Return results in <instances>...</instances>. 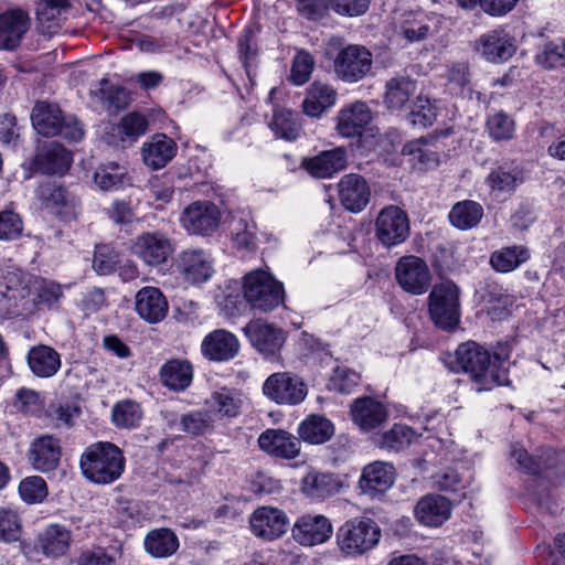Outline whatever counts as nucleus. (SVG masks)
I'll return each instance as SVG.
<instances>
[{"label": "nucleus", "instance_id": "0e129e2a", "mask_svg": "<svg viewBox=\"0 0 565 565\" xmlns=\"http://www.w3.org/2000/svg\"><path fill=\"white\" fill-rule=\"evenodd\" d=\"M359 382V373L348 367L338 366L330 379L329 388L341 394H349Z\"/></svg>", "mask_w": 565, "mask_h": 565}, {"label": "nucleus", "instance_id": "f8f14e48", "mask_svg": "<svg viewBox=\"0 0 565 565\" xmlns=\"http://www.w3.org/2000/svg\"><path fill=\"white\" fill-rule=\"evenodd\" d=\"M395 278L403 290L419 296L431 285V273L427 263L415 255L403 256L395 266Z\"/></svg>", "mask_w": 565, "mask_h": 565}, {"label": "nucleus", "instance_id": "79ce46f5", "mask_svg": "<svg viewBox=\"0 0 565 565\" xmlns=\"http://www.w3.org/2000/svg\"><path fill=\"white\" fill-rule=\"evenodd\" d=\"M530 259V250L523 245L502 247L491 254L490 265L498 273H510Z\"/></svg>", "mask_w": 565, "mask_h": 565}, {"label": "nucleus", "instance_id": "c03bdc74", "mask_svg": "<svg viewBox=\"0 0 565 565\" xmlns=\"http://www.w3.org/2000/svg\"><path fill=\"white\" fill-rule=\"evenodd\" d=\"M209 412H213L221 417H236L241 408V399L237 394L230 388L222 387L211 394L205 401Z\"/></svg>", "mask_w": 565, "mask_h": 565}, {"label": "nucleus", "instance_id": "13d9d810", "mask_svg": "<svg viewBox=\"0 0 565 565\" xmlns=\"http://www.w3.org/2000/svg\"><path fill=\"white\" fill-rule=\"evenodd\" d=\"M437 118L436 106L426 97L418 96L408 115L412 125L426 128L431 126Z\"/></svg>", "mask_w": 565, "mask_h": 565}, {"label": "nucleus", "instance_id": "603ef678", "mask_svg": "<svg viewBox=\"0 0 565 565\" xmlns=\"http://www.w3.org/2000/svg\"><path fill=\"white\" fill-rule=\"evenodd\" d=\"M536 62L546 70L565 67V40L545 43L536 55Z\"/></svg>", "mask_w": 565, "mask_h": 565}, {"label": "nucleus", "instance_id": "338daca9", "mask_svg": "<svg viewBox=\"0 0 565 565\" xmlns=\"http://www.w3.org/2000/svg\"><path fill=\"white\" fill-rule=\"evenodd\" d=\"M119 263L118 254L108 245L96 246L93 267L100 275L111 273Z\"/></svg>", "mask_w": 565, "mask_h": 565}, {"label": "nucleus", "instance_id": "37998d69", "mask_svg": "<svg viewBox=\"0 0 565 565\" xmlns=\"http://www.w3.org/2000/svg\"><path fill=\"white\" fill-rule=\"evenodd\" d=\"M483 216V207L471 200L457 202L449 212L450 223L459 230L476 227Z\"/></svg>", "mask_w": 565, "mask_h": 565}, {"label": "nucleus", "instance_id": "6e6d98bb", "mask_svg": "<svg viewBox=\"0 0 565 565\" xmlns=\"http://www.w3.org/2000/svg\"><path fill=\"white\" fill-rule=\"evenodd\" d=\"M39 199L46 207L54 209L61 213V207L66 206L71 200L67 191L56 183H42L38 189Z\"/></svg>", "mask_w": 565, "mask_h": 565}, {"label": "nucleus", "instance_id": "7ed1b4c3", "mask_svg": "<svg viewBox=\"0 0 565 565\" xmlns=\"http://www.w3.org/2000/svg\"><path fill=\"white\" fill-rule=\"evenodd\" d=\"M35 276L19 268L0 267V315L20 313L34 307L31 299Z\"/></svg>", "mask_w": 565, "mask_h": 565}, {"label": "nucleus", "instance_id": "b1692460", "mask_svg": "<svg viewBox=\"0 0 565 565\" xmlns=\"http://www.w3.org/2000/svg\"><path fill=\"white\" fill-rule=\"evenodd\" d=\"M61 455L60 440L51 435H43L31 443L28 458L35 470L49 472L58 466Z\"/></svg>", "mask_w": 565, "mask_h": 565}, {"label": "nucleus", "instance_id": "052dcab7", "mask_svg": "<svg viewBox=\"0 0 565 565\" xmlns=\"http://www.w3.org/2000/svg\"><path fill=\"white\" fill-rule=\"evenodd\" d=\"M213 418L207 411H195L181 417L180 424L183 431L193 435H204L212 430Z\"/></svg>", "mask_w": 565, "mask_h": 565}, {"label": "nucleus", "instance_id": "680f3d73", "mask_svg": "<svg viewBox=\"0 0 565 565\" xmlns=\"http://www.w3.org/2000/svg\"><path fill=\"white\" fill-rule=\"evenodd\" d=\"M49 420L56 427H72L74 418L79 415V408L70 403H52L45 411Z\"/></svg>", "mask_w": 565, "mask_h": 565}, {"label": "nucleus", "instance_id": "473e14b6", "mask_svg": "<svg viewBox=\"0 0 565 565\" xmlns=\"http://www.w3.org/2000/svg\"><path fill=\"white\" fill-rule=\"evenodd\" d=\"M347 164V152L343 148L322 151L319 154L305 159L303 168L313 177L326 179L343 170Z\"/></svg>", "mask_w": 565, "mask_h": 565}, {"label": "nucleus", "instance_id": "72a5a7b5", "mask_svg": "<svg viewBox=\"0 0 565 565\" xmlns=\"http://www.w3.org/2000/svg\"><path fill=\"white\" fill-rule=\"evenodd\" d=\"M29 28V17L20 9L0 15V50L15 49Z\"/></svg>", "mask_w": 565, "mask_h": 565}, {"label": "nucleus", "instance_id": "4468645a", "mask_svg": "<svg viewBox=\"0 0 565 565\" xmlns=\"http://www.w3.org/2000/svg\"><path fill=\"white\" fill-rule=\"evenodd\" d=\"M377 239L386 247L402 244L409 235V220L399 207L390 205L384 207L375 223Z\"/></svg>", "mask_w": 565, "mask_h": 565}, {"label": "nucleus", "instance_id": "09e8293b", "mask_svg": "<svg viewBox=\"0 0 565 565\" xmlns=\"http://www.w3.org/2000/svg\"><path fill=\"white\" fill-rule=\"evenodd\" d=\"M269 127L277 137L288 141L296 140L301 132L298 115L288 109L276 110Z\"/></svg>", "mask_w": 565, "mask_h": 565}, {"label": "nucleus", "instance_id": "e433bc0d", "mask_svg": "<svg viewBox=\"0 0 565 565\" xmlns=\"http://www.w3.org/2000/svg\"><path fill=\"white\" fill-rule=\"evenodd\" d=\"M416 92V82L409 76L398 75L385 84L383 102L388 109L399 110Z\"/></svg>", "mask_w": 565, "mask_h": 565}, {"label": "nucleus", "instance_id": "f03ea898", "mask_svg": "<svg viewBox=\"0 0 565 565\" xmlns=\"http://www.w3.org/2000/svg\"><path fill=\"white\" fill-rule=\"evenodd\" d=\"M122 450L113 443L97 441L85 448L79 459L83 476L95 484H110L125 470Z\"/></svg>", "mask_w": 565, "mask_h": 565}, {"label": "nucleus", "instance_id": "e2e57ef3", "mask_svg": "<svg viewBox=\"0 0 565 565\" xmlns=\"http://www.w3.org/2000/svg\"><path fill=\"white\" fill-rule=\"evenodd\" d=\"M22 532L21 520L17 512L0 509V541L17 542Z\"/></svg>", "mask_w": 565, "mask_h": 565}, {"label": "nucleus", "instance_id": "39448f33", "mask_svg": "<svg viewBox=\"0 0 565 565\" xmlns=\"http://www.w3.org/2000/svg\"><path fill=\"white\" fill-rule=\"evenodd\" d=\"M31 120L34 129L44 137L61 136L70 141H79L84 130L74 116L63 115L56 104L38 102L33 107Z\"/></svg>", "mask_w": 565, "mask_h": 565}, {"label": "nucleus", "instance_id": "2eb2a0df", "mask_svg": "<svg viewBox=\"0 0 565 565\" xmlns=\"http://www.w3.org/2000/svg\"><path fill=\"white\" fill-rule=\"evenodd\" d=\"M134 255L148 266H159L166 263L173 253L171 239L161 232H147L138 235L131 246Z\"/></svg>", "mask_w": 565, "mask_h": 565}, {"label": "nucleus", "instance_id": "a19ab883", "mask_svg": "<svg viewBox=\"0 0 565 565\" xmlns=\"http://www.w3.org/2000/svg\"><path fill=\"white\" fill-rule=\"evenodd\" d=\"M297 433L303 441L320 445L333 436L334 426L324 416L310 415L299 424Z\"/></svg>", "mask_w": 565, "mask_h": 565}, {"label": "nucleus", "instance_id": "2f4dec72", "mask_svg": "<svg viewBox=\"0 0 565 565\" xmlns=\"http://www.w3.org/2000/svg\"><path fill=\"white\" fill-rule=\"evenodd\" d=\"M525 181L524 169L516 163H503L493 169L486 182L494 194L511 195Z\"/></svg>", "mask_w": 565, "mask_h": 565}, {"label": "nucleus", "instance_id": "cd10ccee", "mask_svg": "<svg viewBox=\"0 0 565 565\" xmlns=\"http://www.w3.org/2000/svg\"><path fill=\"white\" fill-rule=\"evenodd\" d=\"M177 142L164 134L153 135L141 149L145 164L153 170L164 168L177 154Z\"/></svg>", "mask_w": 565, "mask_h": 565}, {"label": "nucleus", "instance_id": "6e6552de", "mask_svg": "<svg viewBox=\"0 0 565 565\" xmlns=\"http://www.w3.org/2000/svg\"><path fill=\"white\" fill-rule=\"evenodd\" d=\"M263 394L278 405L295 406L308 394L302 377L291 372H276L269 375L262 387Z\"/></svg>", "mask_w": 565, "mask_h": 565}, {"label": "nucleus", "instance_id": "864d4df0", "mask_svg": "<svg viewBox=\"0 0 565 565\" xmlns=\"http://www.w3.org/2000/svg\"><path fill=\"white\" fill-rule=\"evenodd\" d=\"M13 407L24 415H38L44 408V397L40 392L22 387L15 393Z\"/></svg>", "mask_w": 565, "mask_h": 565}, {"label": "nucleus", "instance_id": "5701e85b", "mask_svg": "<svg viewBox=\"0 0 565 565\" xmlns=\"http://www.w3.org/2000/svg\"><path fill=\"white\" fill-rule=\"evenodd\" d=\"M372 120L370 107L361 100L342 107L337 116V131L342 137L353 138L361 136Z\"/></svg>", "mask_w": 565, "mask_h": 565}, {"label": "nucleus", "instance_id": "20e7f679", "mask_svg": "<svg viewBox=\"0 0 565 565\" xmlns=\"http://www.w3.org/2000/svg\"><path fill=\"white\" fill-rule=\"evenodd\" d=\"M339 550L347 556H361L380 542L381 529L371 518H354L344 522L335 534Z\"/></svg>", "mask_w": 565, "mask_h": 565}, {"label": "nucleus", "instance_id": "a211bd4d", "mask_svg": "<svg viewBox=\"0 0 565 565\" xmlns=\"http://www.w3.org/2000/svg\"><path fill=\"white\" fill-rule=\"evenodd\" d=\"M244 331L252 345L266 358L276 355L285 343L284 331L262 319L249 321Z\"/></svg>", "mask_w": 565, "mask_h": 565}, {"label": "nucleus", "instance_id": "1a4fd4ad", "mask_svg": "<svg viewBox=\"0 0 565 565\" xmlns=\"http://www.w3.org/2000/svg\"><path fill=\"white\" fill-rule=\"evenodd\" d=\"M222 213L216 204L199 200L189 204L180 215V224L190 235L210 236L221 224Z\"/></svg>", "mask_w": 565, "mask_h": 565}, {"label": "nucleus", "instance_id": "aec40b11", "mask_svg": "<svg viewBox=\"0 0 565 565\" xmlns=\"http://www.w3.org/2000/svg\"><path fill=\"white\" fill-rule=\"evenodd\" d=\"M350 414L354 425L364 433L379 428L388 418L386 407L369 396L355 398L350 406Z\"/></svg>", "mask_w": 565, "mask_h": 565}, {"label": "nucleus", "instance_id": "4be33fe9", "mask_svg": "<svg viewBox=\"0 0 565 565\" xmlns=\"http://www.w3.org/2000/svg\"><path fill=\"white\" fill-rule=\"evenodd\" d=\"M71 543V530L63 524L53 523L38 534L35 550L46 558H58L68 553Z\"/></svg>", "mask_w": 565, "mask_h": 565}, {"label": "nucleus", "instance_id": "bf43d9fd", "mask_svg": "<svg viewBox=\"0 0 565 565\" xmlns=\"http://www.w3.org/2000/svg\"><path fill=\"white\" fill-rule=\"evenodd\" d=\"M487 128L492 139L509 140L513 137L515 124L508 114L498 111L488 118Z\"/></svg>", "mask_w": 565, "mask_h": 565}, {"label": "nucleus", "instance_id": "ea45409f", "mask_svg": "<svg viewBox=\"0 0 565 565\" xmlns=\"http://www.w3.org/2000/svg\"><path fill=\"white\" fill-rule=\"evenodd\" d=\"M145 550L151 556L164 558L173 555L179 548L177 534L167 527L154 529L145 537Z\"/></svg>", "mask_w": 565, "mask_h": 565}, {"label": "nucleus", "instance_id": "9d476101", "mask_svg": "<svg viewBox=\"0 0 565 565\" xmlns=\"http://www.w3.org/2000/svg\"><path fill=\"white\" fill-rule=\"evenodd\" d=\"M372 53L362 45L351 44L339 51L333 62V70L344 83H358L372 68Z\"/></svg>", "mask_w": 565, "mask_h": 565}, {"label": "nucleus", "instance_id": "f704fd0d", "mask_svg": "<svg viewBox=\"0 0 565 565\" xmlns=\"http://www.w3.org/2000/svg\"><path fill=\"white\" fill-rule=\"evenodd\" d=\"M26 361L32 373L38 377H52L61 367L60 353L44 344L32 347L28 354Z\"/></svg>", "mask_w": 565, "mask_h": 565}, {"label": "nucleus", "instance_id": "774afa93", "mask_svg": "<svg viewBox=\"0 0 565 565\" xmlns=\"http://www.w3.org/2000/svg\"><path fill=\"white\" fill-rule=\"evenodd\" d=\"M256 225L241 218L236 222L233 231V241L236 247L252 249L256 246Z\"/></svg>", "mask_w": 565, "mask_h": 565}, {"label": "nucleus", "instance_id": "f257e3e1", "mask_svg": "<svg viewBox=\"0 0 565 565\" xmlns=\"http://www.w3.org/2000/svg\"><path fill=\"white\" fill-rule=\"evenodd\" d=\"M502 364L498 355L492 360L488 350L468 341L457 348L452 371L468 373L476 391L482 392L510 384L508 370Z\"/></svg>", "mask_w": 565, "mask_h": 565}, {"label": "nucleus", "instance_id": "58836bf2", "mask_svg": "<svg viewBox=\"0 0 565 565\" xmlns=\"http://www.w3.org/2000/svg\"><path fill=\"white\" fill-rule=\"evenodd\" d=\"M340 483L334 475L310 470L301 480L302 492L312 499H324L339 491Z\"/></svg>", "mask_w": 565, "mask_h": 565}, {"label": "nucleus", "instance_id": "7c9ffc66", "mask_svg": "<svg viewBox=\"0 0 565 565\" xmlns=\"http://www.w3.org/2000/svg\"><path fill=\"white\" fill-rule=\"evenodd\" d=\"M338 93L332 85L315 81L306 90L302 102V111L309 117L319 118L323 113L334 106Z\"/></svg>", "mask_w": 565, "mask_h": 565}, {"label": "nucleus", "instance_id": "de8ad7c7", "mask_svg": "<svg viewBox=\"0 0 565 565\" xmlns=\"http://www.w3.org/2000/svg\"><path fill=\"white\" fill-rule=\"evenodd\" d=\"M417 438V434L408 426L395 424L381 435L379 446L388 451H401L407 448Z\"/></svg>", "mask_w": 565, "mask_h": 565}, {"label": "nucleus", "instance_id": "c85d7f7f", "mask_svg": "<svg viewBox=\"0 0 565 565\" xmlns=\"http://www.w3.org/2000/svg\"><path fill=\"white\" fill-rule=\"evenodd\" d=\"M450 514L451 503L443 495L427 494L415 507V516L425 526H440L450 518Z\"/></svg>", "mask_w": 565, "mask_h": 565}, {"label": "nucleus", "instance_id": "5fc2aeb1", "mask_svg": "<svg viewBox=\"0 0 565 565\" xmlns=\"http://www.w3.org/2000/svg\"><path fill=\"white\" fill-rule=\"evenodd\" d=\"M19 493L24 502L34 504L43 502L47 497L49 490L42 477L32 476L20 482Z\"/></svg>", "mask_w": 565, "mask_h": 565}, {"label": "nucleus", "instance_id": "a878e982", "mask_svg": "<svg viewBox=\"0 0 565 565\" xmlns=\"http://www.w3.org/2000/svg\"><path fill=\"white\" fill-rule=\"evenodd\" d=\"M239 350L238 339L230 331L217 329L202 341L201 352L210 361L224 362L236 356Z\"/></svg>", "mask_w": 565, "mask_h": 565}, {"label": "nucleus", "instance_id": "c9c22d12", "mask_svg": "<svg viewBox=\"0 0 565 565\" xmlns=\"http://www.w3.org/2000/svg\"><path fill=\"white\" fill-rule=\"evenodd\" d=\"M72 161V153L57 142L46 146L35 158L38 168L47 174H64Z\"/></svg>", "mask_w": 565, "mask_h": 565}, {"label": "nucleus", "instance_id": "dca6fc26", "mask_svg": "<svg viewBox=\"0 0 565 565\" xmlns=\"http://www.w3.org/2000/svg\"><path fill=\"white\" fill-rule=\"evenodd\" d=\"M441 18L424 11H407L396 23V33L407 42L423 41L439 29Z\"/></svg>", "mask_w": 565, "mask_h": 565}, {"label": "nucleus", "instance_id": "9b49d317", "mask_svg": "<svg viewBox=\"0 0 565 565\" xmlns=\"http://www.w3.org/2000/svg\"><path fill=\"white\" fill-rule=\"evenodd\" d=\"M213 258L206 250L202 248H188L178 254L174 260V268L183 282L200 285L206 282L213 276Z\"/></svg>", "mask_w": 565, "mask_h": 565}, {"label": "nucleus", "instance_id": "412c9836", "mask_svg": "<svg viewBox=\"0 0 565 565\" xmlns=\"http://www.w3.org/2000/svg\"><path fill=\"white\" fill-rule=\"evenodd\" d=\"M395 480V468L385 461H374L366 465L359 480V488L362 493L374 498L384 493Z\"/></svg>", "mask_w": 565, "mask_h": 565}, {"label": "nucleus", "instance_id": "ddd939ff", "mask_svg": "<svg viewBox=\"0 0 565 565\" xmlns=\"http://www.w3.org/2000/svg\"><path fill=\"white\" fill-rule=\"evenodd\" d=\"M249 530L257 539L273 542L282 537L289 527L287 513L276 507L263 505L248 518Z\"/></svg>", "mask_w": 565, "mask_h": 565}, {"label": "nucleus", "instance_id": "6ab92c4d", "mask_svg": "<svg viewBox=\"0 0 565 565\" xmlns=\"http://www.w3.org/2000/svg\"><path fill=\"white\" fill-rule=\"evenodd\" d=\"M475 47L482 57L491 63L505 62L516 51L514 39L503 29L491 30L480 35Z\"/></svg>", "mask_w": 565, "mask_h": 565}, {"label": "nucleus", "instance_id": "bb28decb", "mask_svg": "<svg viewBox=\"0 0 565 565\" xmlns=\"http://www.w3.org/2000/svg\"><path fill=\"white\" fill-rule=\"evenodd\" d=\"M258 446L270 456L294 459L300 452V441L292 434L281 429H267L258 437Z\"/></svg>", "mask_w": 565, "mask_h": 565}, {"label": "nucleus", "instance_id": "c756f323", "mask_svg": "<svg viewBox=\"0 0 565 565\" xmlns=\"http://www.w3.org/2000/svg\"><path fill=\"white\" fill-rule=\"evenodd\" d=\"M339 198L347 210L360 212L369 203L370 188L363 177L347 174L339 182Z\"/></svg>", "mask_w": 565, "mask_h": 565}, {"label": "nucleus", "instance_id": "393cba45", "mask_svg": "<svg viewBox=\"0 0 565 565\" xmlns=\"http://www.w3.org/2000/svg\"><path fill=\"white\" fill-rule=\"evenodd\" d=\"M169 305L162 291L152 286L141 288L135 296V310L148 323L162 321Z\"/></svg>", "mask_w": 565, "mask_h": 565}, {"label": "nucleus", "instance_id": "a18cd8bd", "mask_svg": "<svg viewBox=\"0 0 565 565\" xmlns=\"http://www.w3.org/2000/svg\"><path fill=\"white\" fill-rule=\"evenodd\" d=\"M434 148L435 139L423 137L407 142L403 147V153L412 157L414 162L420 163L425 168H430L439 162V154Z\"/></svg>", "mask_w": 565, "mask_h": 565}, {"label": "nucleus", "instance_id": "0eeeda50", "mask_svg": "<svg viewBox=\"0 0 565 565\" xmlns=\"http://www.w3.org/2000/svg\"><path fill=\"white\" fill-rule=\"evenodd\" d=\"M428 312L434 324L454 331L460 322V289L451 280L436 284L428 296Z\"/></svg>", "mask_w": 565, "mask_h": 565}, {"label": "nucleus", "instance_id": "4d7b16f0", "mask_svg": "<svg viewBox=\"0 0 565 565\" xmlns=\"http://www.w3.org/2000/svg\"><path fill=\"white\" fill-rule=\"evenodd\" d=\"M148 129L146 116L139 113H129L125 115L117 126V132L122 140H136L145 135Z\"/></svg>", "mask_w": 565, "mask_h": 565}, {"label": "nucleus", "instance_id": "8fccbe9b", "mask_svg": "<svg viewBox=\"0 0 565 565\" xmlns=\"http://www.w3.org/2000/svg\"><path fill=\"white\" fill-rule=\"evenodd\" d=\"M31 299H34V306L43 305L52 308L58 303L63 296V289L56 281L35 276Z\"/></svg>", "mask_w": 565, "mask_h": 565}, {"label": "nucleus", "instance_id": "49530a36", "mask_svg": "<svg viewBox=\"0 0 565 565\" xmlns=\"http://www.w3.org/2000/svg\"><path fill=\"white\" fill-rule=\"evenodd\" d=\"M142 414V408L139 403L131 399H124L114 405L111 420L118 428L131 429L139 426Z\"/></svg>", "mask_w": 565, "mask_h": 565}, {"label": "nucleus", "instance_id": "f3484780", "mask_svg": "<svg viewBox=\"0 0 565 565\" xmlns=\"http://www.w3.org/2000/svg\"><path fill=\"white\" fill-rule=\"evenodd\" d=\"M333 532L330 520L322 514H305L291 527L294 540L302 546H315L327 542Z\"/></svg>", "mask_w": 565, "mask_h": 565}, {"label": "nucleus", "instance_id": "423d86ee", "mask_svg": "<svg viewBox=\"0 0 565 565\" xmlns=\"http://www.w3.org/2000/svg\"><path fill=\"white\" fill-rule=\"evenodd\" d=\"M243 295L253 309L268 312L284 302L285 290L269 271L254 269L243 279Z\"/></svg>", "mask_w": 565, "mask_h": 565}, {"label": "nucleus", "instance_id": "4c0bfd02", "mask_svg": "<svg viewBox=\"0 0 565 565\" xmlns=\"http://www.w3.org/2000/svg\"><path fill=\"white\" fill-rule=\"evenodd\" d=\"M193 377L192 365L185 360H169L160 369L162 384L172 391H184Z\"/></svg>", "mask_w": 565, "mask_h": 565}, {"label": "nucleus", "instance_id": "69168bd1", "mask_svg": "<svg viewBox=\"0 0 565 565\" xmlns=\"http://www.w3.org/2000/svg\"><path fill=\"white\" fill-rule=\"evenodd\" d=\"M23 233V221L21 216L12 210L0 212V239L13 241L21 237Z\"/></svg>", "mask_w": 565, "mask_h": 565}, {"label": "nucleus", "instance_id": "3c124183", "mask_svg": "<svg viewBox=\"0 0 565 565\" xmlns=\"http://www.w3.org/2000/svg\"><path fill=\"white\" fill-rule=\"evenodd\" d=\"M315 57L306 50H298L292 58L289 79L294 85L306 84L315 70Z\"/></svg>", "mask_w": 565, "mask_h": 565}]
</instances>
